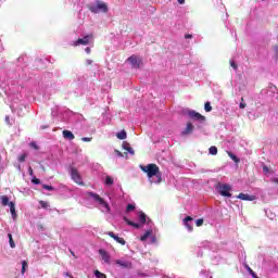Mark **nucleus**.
Returning a JSON list of instances; mask_svg holds the SVG:
<instances>
[{
  "label": "nucleus",
  "mask_w": 278,
  "mask_h": 278,
  "mask_svg": "<svg viewBox=\"0 0 278 278\" xmlns=\"http://www.w3.org/2000/svg\"><path fill=\"white\" fill-rule=\"evenodd\" d=\"M141 170L143 173H147V176L149 177V179H151V177H160V167L153 163L141 167Z\"/></svg>",
  "instance_id": "1"
},
{
  "label": "nucleus",
  "mask_w": 278,
  "mask_h": 278,
  "mask_svg": "<svg viewBox=\"0 0 278 278\" xmlns=\"http://www.w3.org/2000/svg\"><path fill=\"white\" fill-rule=\"evenodd\" d=\"M90 12L92 14H99V12H103L104 14L108 13V4L100 0L96 1L94 5L89 7Z\"/></svg>",
  "instance_id": "2"
},
{
  "label": "nucleus",
  "mask_w": 278,
  "mask_h": 278,
  "mask_svg": "<svg viewBox=\"0 0 278 278\" xmlns=\"http://www.w3.org/2000/svg\"><path fill=\"white\" fill-rule=\"evenodd\" d=\"M216 189L218 190V192L222 197H227L228 199H231V186L230 185L218 182L216 185Z\"/></svg>",
  "instance_id": "3"
},
{
  "label": "nucleus",
  "mask_w": 278,
  "mask_h": 278,
  "mask_svg": "<svg viewBox=\"0 0 278 278\" xmlns=\"http://www.w3.org/2000/svg\"><path fill=\"white\" fill-rule=\"evenodd\" d=\"M93 40H94V35L89 34V35H86L84 38H78L76 41H74L73 47H79L80 45L86 47V46L90 45L91 42H93Z\"/></svg>",
  "instance_id": "4"
},
{
  "label": "nucleus",
  "mask_w": 278,
  "mask_h": 278,
  "mask_svg": "<svg viewBox=\"0 0 278 278\" xmlns=\"http://www.w3.org/2000/svg\"><path fill=\"white\" fill-rule=\"evenodd\" d=\"M87 194L88 197H91V199H93L96 203H99L100 205H102V207H105L106 212L112 211V208H110V204H108V202H105V200L101 198V195H99L98 193L88 192Z\"/></svg>",
  "instance_id": "5"
},
{
  "label": "nucleus",
  "mask_w": 278,
  "mask_h": 278,
  "mask_svg": "<svg viewBox=\"0 0 278 278\" xmlns=\"http://www.w3.org/2000/svg\"><path fill=\"white\" fill-rule=\"evenodd\" d=\"M71 178L78 186H84V180L81 179V175L79 174V170H77V168H75V167L71 168Z\"/></svg>",
  "instance_id": "6"
},
{
  "label": "nucleus",
  "mask_w": 278,
  "mask_h": 278,
  "mask_svg": "<svg viewBox=\"0 0 278 278\" xmlns=\"http://www.w3.org/2000/svg\"><path fill=\"white\" fill-rule=\"evenodd\" d=\"M190 118L193 121H199L200 123H205V116H203L201 113L197 111H189L188 112Z\"/></svg>",
  "instance_id": "7"
},
{
  "label": "nucleus",
  "mask_w": 278,
  "mask_h": 278,
  "mask_svg": "<svg viewBox=\"0 0 278 278\" xmlns=\"http://www.w3.org/2000/svg\"><path fill=\"white\" fill-rule=\"evenodd\" d=\"M127 61L131 64L132 68H140V64H142V60L138 59V56L134 54L129 56Z\"/></svg>",
  "instance_id": "8"
},
{
  "label": "nucleus",
  "mask_w": 278,
  "mask_h": 278,
  "mask_svg": "<svg viewBox=\"0 0 278 278\" xmlns=\"http://www.w3.org/2000/svg\"><path fill=\"white\" fill-rule=\"evenodd\" d=\"M99 255H101V257H102L103 262H105V264H111L112 257L110 256V253H108V251L100 249Z\"/></svg>",
  "instance_id": "9"
},
{
  "label": "nucleus",
  "mask_w": 278,
  "mask_h": 278,
  "mask_svg": "<svg viewBox=\"0 0 278 278\" xmlns=\"http://www.w3.org/2000/svg\"><path fill=\"white\" fill-rule=\"evenodd\" d=\"M108 236H110V238H113V240H116L118 244H122L123 247H125V244L127 243L123 238L116 236L113 231H109Z\"/></svg>",
  "instance_id": "10"
},
{
  "label": "nucleus",
  "mask_w": 278,
  "mask_h": 278,
  "mask_svg": "<svg viewBox=\"0 0 278 278\" xmlns=\"http://www.w3.org/2000/svg\"><path fill=\"white\" fill-rule=\"evenodd\" d=\"M237 199H240L241 201H255V195H250L247 193H239L237 195Z\"/></svg>",
  "instance_id": "11"
},
{
  "label": "nucleus",
  "mask_w": 278,
  "mask_h": 278,
  "mask_svg": "<svg viewBox=\"0 0 278 278\" xmlns=\"http://www.w3.org/2000/svg\"><path fill=\"white\" fill-rule=\"evenodd\" d=\"M192 131H194V125H192V123H187V126L185 128V130L182 131V136H188L190 134H192Z\"/></svg>",
  "instance_id": "12"
},
{
  "label": "nucleus",
  "mask_w": 278,
  "mask_h": 278,
  "mask_svg": "<svg viewBox=\"0 0 278 278\" xmlns=\"http://www.w3.org/2000/svg\"><path fill=\"white\" fill-rule=\"evenodd\" d=\"M115 264H117V266H121L122 268H131V262L116 260Z\"/></svg>",
  "instance_id": "13"
},
{
  "label": "nucleus",
  "mask_w": 278,
  "mask_h": 278,
  "mask_svg": "<svg viewBox=\"0 0 278 278\" xmlns=\"http://www.w3.org/2000/svg\"><path fill=\"white\" fill-rule=\"evenodd\" d=\"M193 218L191 216H187L185 219H184V223H185V227L188 229V231H193V227L192 225H190L189 223L192 222Z\"/></svg>",
  "instance_id": "14"
},
{
  "label": "nucleus",
  "mask_w": 278,
  "mask_h": 278,
  "mask_svg": "<svg viewBox=\"0 0 278 278\" xmlns=\"http://www.w3.org/2000/svg\"><path fill=\"white\" fill-rule=\"evenodd\" d=\"M63 138L65 140H75V135L71 130H63Z\"/></svg>",
  "instance_id": "15"
},
{
  "label": "nucleus",
  "mask_w": 278,
  "mask_h": 278,
  "mask_svg": "<svg viewBox=\"0 0 278 278\" xmlns=\"http://www.w3.org/2000/svg\"><path fill=\"white\" fill-rule=\"evenodd\" d=\"M123 149H125V151H128V153H130V155H135V151L134 148H131V146H129V143L127 141L123 142Z\"/></svg>",
  "instance_id": "16"
},
{
  "label": "nucleus",
  "mask_w": 278,
  "mask_h": 278,
  "mask_svg": "<svg viewBox=\"0 0 278 278\" xmlns=\"http://www.w3.org/2000/svg\"><path fill=\"white\" fill-rule=\"evenodd\" d=\"M138 220L141 225H144V223H147V214L142 211L138 212Z\"/></svg>",
  "instance_id": "17"
},
{
  "label": "nucleus",
  "mask_w": 278,
  "mask_h": 278,
  "mask_svg": "<svg viewBox=\"0 0 278 278\" xmlns=\"http://www.w3.org/2000/svg\"><path fill=\"white\" fill-rule=\"evenodd\" d=\"M0 201H1V205H3V207L10 205V198H8V195H1Z\"/></svg>",
  "instance_id": "18"
},
{
  "label": "nucleus",
  "mask_w": 278,
  "mask_h": 278,
  "mask_svg": "<svg viewBox=\"0 0 278 278\" xmlns=\"http://www.w3.org/2000/svg\"><path fill=\"white\" fill-rule=\"evenodd\" d=\"M124 220L126 224H128L130 227H135V229H140V224L138 223H134L131 220H129V218L124 217Z\"/></svg>",
  "instance_id": "19"
},
{
  "label": "nucleus",
  "mask_w": 278,
  "mask_h": 278,
  "mask_svg": "<svg viewBox=\"0 0 278 278\" xmlns=\"http://www.w3.org/2000/svg\"><path fill=\"white\" fill-rule=\"evenodd\" d=\"M150 236H153V230H147V231L140 237L141 242L147 241Z\"/></svg>",
  "instance_id": "20"
},
{
  "label": "nucleus",
  "mask_w": 278,
  "mask_h": 278,
  "mask_svg": "<svg viewBox=\"0 0 278 278\" xmlns=\"http://www.w3.org/2000/svg\"><path fill=\"white\" fill-rule=\"evenodd\" d=\"M9 207H10V212L12 214V217L16 218V206H15L14 202H10Z\"/></svg>",
  "instance_id": "21"
},
{
  "label": "nucleus",
  "mask_w": 278,
  "mask_h": 278,
  "mask_svg": "<svg viewBox=\"0 0 278 278\" xmlns=\"http://www.w3.org/2000/svg\"><path fill=\"white\" fill-rule=\"evenodd\" d=\"M116 138H118V140H126L127 139V131L122 130V131L117 132Z\"/></svg>",
  "instance_id": "22"
},
{
  "label": "nucleus",
  "mask_w": 278,
  "mask_h": 278,
  "mask_svg": "<svg viewBox=\"0 0 278 278\" xmlns=\"http://www.w3.org/2000/svg\"><path fill=\"white\" fill-rule=\"evenodd\" d=\"M208 153H210V155H217L218 154V148H216V146H212L208 149Z\"/></svg>",
  "instance_id": "23"
},
{
  "label": "nucleus",
  "mask_w": 278,
  "mask_h": 278,
  "mask_svg": "<svg viewBox=\"0 0 278 278\" xmlns=\"http://www.w3.org/2000/svg\"><path fill=\"white\" fill-rule=\"evenodd\" d=\"M8 238H9V244H10L11 249H15L16 243H14V239L12 238V233H9Z\"/></svg>",
  "instance_id": "24"
},
{
  "label": "nucleus",
  "mask_w": 278,
  "mask_h": 278,
  "mask_svg": "<svg viewBox=\"0 0 278 278\" xmlns=\"http://www.w3.org/2000/svg\"><path fill=\"white\" fill-rule=\"evenodd\" d=\"M93 273L97 278H108V276L105 274L101 273L99 269H96Z\"/></svg>",
  "instance_id": "25"
},
{
  "label": "nucleus",
  "mask_w": 278,
  "mask_h": 278,
  "mask_svg": "<svg viewBox=\"0 0 278 278\" xmlns=\"http://www.w3.org/2000/svg\"><path fill=\"white\" fill-rule=\"evenodd\" d=\"M105 185L106 186H114V179L112 177H110V176H106Z\"/></svg>",
  "instance_id": "26"
},
{
  "label": "nucleus",
  "mask_w": 278,
  "mask_h": 278,
  "mask_svg": "<svg viewBox=\"0 0 278 278\" xmlns=\"http://www.w3.org/2000/svg\"><path fill=\"white\" fill-rule=\"evenodd\" d=\"M245 268L248 273L251 275V277L257 278V274H255V271H253L249 265H245Z\"/></svg>",
  "instance_id": "27"
},
{
  "label": "nucleus",
  "mask_w": 278,
  "mask_h": 278,
  "mask_svg": "<svg viewBox=\"0 0 278 278\" xmlns=\"http://www.w3.org/2000/svg\"><path fill=\"white\" fill-rule=\"evenodd\" d=\"M28 263L27 261L22 262V275H25V271L27 270Z\"/></svg>",
  "instance_id": "28"
},
{
  "label": "nucleus",
  "mask_w": 278,
  "mask_h": 278,
  "mask_svg": "<svg viewBox=\"0 0 278 278\" xmlns=\"http://www.w3.org/2000/svg\"><path fill=\"white\" fill-rule=\"evenodd\" d=\"M134 210H136V205L134 204H128L126 206V213L129 214V212H134Z\"/></svg>",
  "instance_id": "29"
},
{
  "label": "nucleus",
  "mask_w": 278,
  "mask_h": 278,
  "mask_svg": "<svg viewBox=\"0 0 278 278\" xmlns=\"http://www.w3.org/2000/svg\"><path fill=\"white\" fill-rule=\"evenodd\" d=\"M228 155L231 160H233V162H236V163L240 162V159L238 156H236L233 153L228 152Z\"/></svg>",
  "instance_id": "30"
},
{
  "label": "nucleus",
  "mask_w": 278,
  "mask_h": 278,
  "mask_svg": "<svg viewBox=\"0 0 278 278\" xmlns=\"http://www.w3.org/2000/svg\"><path fill=\"white\" fill-rule=\"evenodd\" d=\"M204 110L205 112H212V104L210 102H205Z\"/></svg>",
  "instance_id": "31"
},
{
  "label": "nucleus",
  "mask_w": 278,
  "mask_h": 278,
  "mask_svg": "<svg viewBox=\"0 0 278 278\" xmlns=\"http://www.w3.org/2000/svg\"><path fill=\"white\" fill-rule=\"evenodd\" d=\"M39 205H41L42 210H47V207H49V202L46 201H39Z\"/></svg>",
  "instance_id": "32"
},
{
  "label": "nucleus",
  "mask_w": 278,
  "mask_h": 278,
  "mask_svg": "<svg viewBox=\"0 0 278 278\" xmlns=\"http://www.w3.org/2000/svg\"><path fill=\"white\" fill-rule=\"evenodd\" d=\"M203 223H204L203 218H199L195 220L197 227H203Z\"/></svg>",
  "instance_id": "33"
},
{
  "label": "nucleus",
  "mask_w": 278,
  "mask_h": 278,
  "mask_svg": "<svg viewBox=\"0 0 278 278\" xmlns=\"http://www.w3.org/2000/svg\"><path fill=\"white\" fill-rule=\"evenodd\" d=\"M229 64L235 71H238V64L236 63V61H229Z\"/></svg>",
  "instance_id": "34"
},
{
  "label": "nucleus",
  "mask_w": 278,
  "mask_h": 278,
  "mask_svg": "<svg viewBox=\"0 0 278 278\" xmlns=\"http://www.w3.org/2000/svg\"><path fill=\"white\" fill-rule=\"evenodd\" d=\"M25 160H27V154H22L18 156V162H25Z\"/></svg>",
  "instance_id": "35"
},
{
  "label": "nucleus",
  "mask_w": 278,
  "mask_h": 278,
  "mask_svg": "<svg viewBox=\"0 0 278 278\" xmlns=\"http://www.w3.org/2000/svg\"><path fill=\"white\" fill-rule=\"evenodd\" d=\"M81 140L83 142H92V137H84Z\"/></svg>",
  "instance_id": "36"
},
{
  "label": "nucleus",
  "mask_w": 278,
  "mask_h": 278,
  "mask_svg": "<svg viewBox=\"0 0 278 278\" xmlns=\"http://www.w3.org/2000/svg\"><path fill=\"white\" fill-rule=\"evenodd\" d=\"M43 190H49V191H53V187L49 186V185H42Z\"/></svg>",
  "instance_id": "37"
},
{
  "label": "nucleus",
  "mask_w": 278,
  "mask_h": 278,
  "mask_svg": "<svg viewBox=\"0 0 278 278\" xmlns=\"http://www.w3.org/2000/svg\"><path fill=\"white\" fill-rule=\"evenodd\" d=\"M31 181H33L36 186L40 185V179H38V178H36V177H34V178L31 179Z\"/></svg>",
  "instance_id": "38"
},
{
  "label": "nucleus",
  "mask_w": 278,
  "mask_h": 278,
  "mask_svg": "<svg viewBox=\"0 0 278 278\" xmlns=\"http://www.w3.org/2000/svg\"><path fill=\"white\" fill-rule=\"evenodd\" d=\"M30 147L38 151V144H36V142H30Z\"/></svg>",
  "instance_id": "39"
},
{
  "label": "nucleus",
  "mask_w": 278,
  "mask_h": 278,
  "mask_svg": "<svg viewBox=\"0 0 278 278\" xmlns=\"http://www.w3.org/2000/svg\"><path fill=\"white\" fill-rule=\"evenodd\" d=\"M91 64H92V60L87 59V60H86V66H90Z\"/></svg>",
  "instance_id": "40"
},
{
  "label": "nucleus",
  "mask_w": 278,
  "mask_h": 278,
  "mask_svg": "<svg viewBox=\"0 0 278 278\" xmlns=\"http://www.w3.org/2000/svg\"><path fill=\"white\" fill-rule=\"evenodd\" d=\"M239 108H240V110H244V108H247V103H242V102H241V103L239 104Z\"/></svg>",
  "instance_id": "41"
},
{
  "label": "nucleus",
  "mask_w": 278,
  "mask_h": 278,
  "mask_svg": "<svg viewBox=\"0 0 278 278\" xmlns=\"http://www.w3.org/2000/svg\"><path fill=\"white\" fill-rule=\"evenodd\" d=\"M115 153L118 157H123V152L118 151V150H115Z\"/></svg>",
  "instance_id": "42"
},
{
  "label": "nucleus",
  "mask_w": 278,
  "mask_h": 278,
  "mask_svg": "<svg viewBox=\"0 0 278 278\" xmlns=\"http://www.w3.org/2000/svg\"><path fill=\"white\" fill-rule=\"evenodd\" d=\"M28 174L30 175V177H34V169L31 167L28 168Z\"/></svg>",
  "instance_id": "43"
},
{
  "label": "nucleus",
  "mask_w": 278,
  "mask_h": 278,
  "mask_svg": "<svg viewBox=\"0 0 278 278\" xmlns=\"http://www.w3.org/2000/svg\"><path fill=\"white\" fill-rule=\"evenodd\" d=\"M269 172H270V169L268 168V166L263 167V173H269Z\"/></svg>",
  "instance_id": "44"
},
{
  "label": "nucleus",
  "mask_w": 278,
  "mask_h": 278,
  "mask_svg": "<svg viewBox=\"0 0 278 278\" xmlns=\"http://www.w3.org/2000/svg\"><path fill=\"white\" fill-rule=\"evenodd\" d=\"M85 51H86V53L90 54V53H91L90 47H87V48L85 49Z\"/></svg>",
  "instance_id": "45"
},
{
  "label": "nucleus",
  "mask_w": 278,
  "mask_h": 278,
  "mask_svg": "<svg viewBox=\"0 0 278 278\" xmlns=\"http://www.w3.org/2000/svg\"><path fill=\"white\" fill-rule=\"evenodd\" d=\"M185 38H186V39H190V38H192V35L187 34V35H185Z\"/></svg>",
  "instance_id": "46"
},
{
  "label": "nucleus",
  "mask_w": 278,
  "mask_h": 278,
  "mask_svg": "<svg viewBox=\"0 0 278 278\" xmlns=\"http://www.w3.org/2000/svg\"><path fill=\"white\" fill-rule=\"evenodd\" d=\"M178 3H180V5H184V3H186V0H178Z\"/></svg>",
  "instance_id": "47"
},
{
  "label": "nucleus",
  "mask_w": 278,
  "mask_h": 278,
  "mask_svg": "<svg viewBox=\"0 0 278 278\" xmlns=\"http://www.w3.org/2000/svg\"><path fill=\"white\" fill-rule=\"evenodd\" d=\"M151 240H152V242H157V239L155 238V236H153V237L151 238Z\"/></svg>",
  "instance_id": "48"
},
{
  "label": "nucleus",
  "mask_w": 278,
  "mask_h": 278,
  "mask_svg": "<svg viewBox=\"0 0 278 278\" xmlns=\"http://www.w3.org/2000/svg\"><path fill=\"white\" fill-rule=\"evenodd\" d=\"M274 49H275L276 55H278V46H276Z\"/></svg>",
  "instance_id": "49"
},
{
  "label": "nucleus",
  "mask_w": 278,
  "mask_h": 278,
  "mask_svg": "<svg viewBox=\"0 0 278 278\" xmlns=\"http://www.w3.org/2000/svg\"><path fill=\"white\" fill-rule=\"evenodd\" d=\"M70 253L73 255V257H77L75 256V252H73L72 250L70 251Z\"/></svg>",
  "instance_id": "50"
},
{
  "label": "nucleus",
  "mask_w": 278,
  "mask_h": 278,
  "mask_svg": "<svg viewBox=\"0 0 278 278\" xmlns=\"http://www.w3.org/2000/svg\"><path fill=\"white\" fill-rule=\"evenodd\" d=\"M41 129H47V126L41 127Z\"/></svg>",
  "instance_id": "51"
},
{
  "label": "nucleus",
  "mask_w": 278,
  "mask_h": 278,
  "mask_svg": "<svg viewBox=\"0 0 278 278\" xmlns=\"http://www.w3.org/2000/svg\"><path fill=\"white\" fill-rule=\"evenodd\" d=\"M241 101H244V98H241Z\"/></svg>",
  "instance_id": "52"
}]
</instances>
